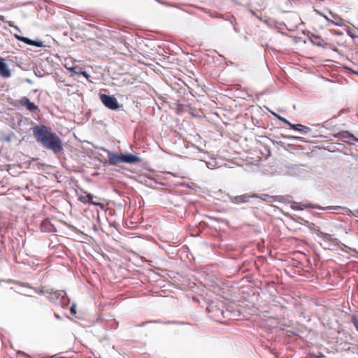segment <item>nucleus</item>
<instances>
[{"instance_id": "f257e3e1", "label": "nucleus", "mask_w": 358, "mask_h": 358, "mask_svg": "<svg viewBox=\"0 0 358 358\" xmlns=\"http://www.w3.org/2000/svg\"><path fill=\"white\" fill-rule=\"evenodd\" d=\"M33 135L36 141L43 148L52 151L55 154L63 151V145L59 136L52 129L45 125H38L33 128Z\"/></svg>"}, {"instance_id": "f03ea898", "label": "nucleus", "mask_w": 358, "mask_h": 358, "mask_svg": "<svg viewBox=\"0 0 358 358\" xmlns=\"http://www.w3.org/2000/svg\"><path fill=\"white\" fill-rule=\"evenodd\" d=\"M108 158L109 164L113 166H117L120 163L136 164L141 161L140 157L130 153L118 155L108 152Z\"/></svg>"}, {"instance_id": "7ed1b4c3", "label": "nucleus", "mask_w": 358, "mask_h": 358, "mask_svg": "<svg viewBox=\"0 0 358 358\" xmlns=\"http://www.w3.org/2000/svg\"><path fill=\"white\" fill-rule=\"evenodd\" d=\"M100 99L104 106L111 110H117L119 108V103L116 98L107 94H102Z\"/></svg>"}, {"instance_id": "20e7f679", "label": "nucleus", "mask_w": 358, "mask_h": 358, "mask_svg": "<svg viewBox=\"0 0 358 358\" xmlns=\"http://www.w3.org/2000/svg\"><path fill=\"white\" fill-rule=\"evenodd\" d=\"M78 200L83 203H90L94 206H99L101 209L105 208V204L103 202L94 201V195L88 193L86 196H80Z\"/></svg>"}, {"instance_id": "39448f33", "label": "nucleus", "mask_w": 358, "mask_h": 358, "mask_svg": "<svg viewBox=\"0 0 358 358\" xmlns=\"http://www.w3.org/2000/svg\"><path fill=\"white\" fill-rule=\"evenodd\" d=\"M45 293L48 294V297L51 301H55L59 298H64L66 294L64 291L62 290H54L52 289H49L45 291Z\"/></svg>"}, {"instance_id": "423d86ee", "label": "nucleus", "mask_w": 358, "mask_h": 358, "mask_svg": "<svg viewBox=\"0 0 358 358\" xmlns=\"http://www.w3.org/2000/svg\"><path fill=\"white\" fill-rule=\"evenodd\" d=\"M308 37L310 42L315 45L323 48H327L328 45L327 43L320 36L311 34Z\"/></svg>"}, {"instance_id": "0eeeda50", "label": "nucleus", "mask_w": 358, "mask_h": 358, "mask_svg": "<svg viewBox=\"0 0 358 358\" xmlns=\"http://www.w3.org/2000/svg\"><path fill=\"white\" fill-rule=\"evenodd\" d=\"M21 106L25 107L30 111L38 110V106L33 102H31L27 96H22L18 101Z\"/></svg>"}, {"instance_id": "6e6552de", "label": "nucleus", "mask_w": 358, "mask_h": 358, "mask_svg": "<svg viewBox=\"0 0 358 358\" xmlns=\"http://www.w3.org/2000/svg\"><path fill=\"white\" fill-rule=\"evenodd\" d=\"M14 36L15 38H17L18 41L24 42L26 44L36 46L38 48H41L43 45V43L41 41H33L31 39H29L27 37H24L22 36H20L18 34H14Z\"/></svg>"}, {"instance_id": "1a4fd4ad", "label": "nucleus", "mask_w": 358, "mask_h": 358, "mask_svg": "<svg viewBox=\"0 0 358 358\" xmlns=\"http://www.w3.org/2000/svg\"><path fill=\"white\" fill-rule=\"evenodd\" d=\"M256 196H257V194H255V193L251 194H245L243 195L235 196L232 199V201H233V203H236V204L246 203V202H248L250 198H254Z\"/></svg>"}, {"instance_id": "9d476101", "label": "nucleus", "mask_w": 358, "mask_h": 358, "mask_svg": "<svg viewBox=\"0 0 358 358\" xmlns=\"http://www.w3.org/2000/svg\"><path fill=\"white\" fill-rule=\"evenodd\" d=\"M0 76L3 78H9L11 76V72L8 65L5 63L4 59L0 57Z\"/></svg>"}, {"instance_id": "9b49d317", "label": "nucleus", "mask_w": 358, "mask_h": 358, "mask_svg": "<svg viewBox=\"0 0 358 358\" xmlns=\"http://www.w3.org/2000/svg\"><path fill=\"white\" fill-rule=\"evenodd\" d=\"M41 229L43 232H52L54 231V226L49 220L46 219L41 222Z\"/></svg>"}, {"instance_id": "f8f14e48", "label": "nucleus", "mask_w": 358, "mask_h": 358, "mask_svg": "<svg viewBox=\"0 0 358 358\" xmlns=\"http://www.w3.org/2000/svg\"><path fill=\"white\" fill-rule=\"evenodd\" d=\"M255 198H258V199H260L261 200H262L263 201H265L266 203H271L273 201H277V197L275 196H270L267 194H263L262 195H259L257 194V196H256Z\"/></svg>"}, {"instance_id": "ddd939ff", "label": "nucleus", "mask_w": 358, "mask_h": 358, "mask_svg": "<svg viewBox=\"0 0 358 358\" xmlns=\"http://www.w3.org/2000/svg\"><path fill=\"white\" fill-rule=\"evenodd\" d=\"M289 126L294 129V130H296V131H302L303 129H306V131H309L310 130V128H308V127H306V126H303L302 124H293L290 122V124H289Z\"/></svg>"}, {"instance_id": "4468645a", "label": "nucleus", "mask_w": 358, "mask_h": 358, "mask_svg": "<svg viewBox=\"0 0 358 358\" xmlns=\"http://www.w3.org/2000/svg\"><path fill=\"white\" fill-rule=\"evenodd\" d=\"M65 66L71 72H73V73H76V74H80V71H77L78 66H70V67H68L66 65H65Z\"/></svg>"}, {"instance_id": "2eb2a0df", "label": "nucleus", "mask_w": 358, "mask_h": 358, "mask_svg": "<svg viewBox=\"0 0 358 358\" xmlns=\"http://www.w3.org/2000/svg\"><path fill=\"white\" fill-rule=\"evenodd\" d=\"M346 33L350 37H351L353 39L357 37L356 35L354 34V31L350 27H348L346 29Z\"/></svg>"}, {"instance_id": "dca6fc26", "label": "nucleus", "mask_w": 358, "mask_h": 358, "mask_svg": "<svg viewBox=\"0 0 358 358\" xmlns=\"http://www.w3.org/2000/svg\"><path fill=\"white\" fill-rule=\"evenodd\" d=\"M352 322L355 327L356 329L358 331V318L356 317H352Z\"/></svg>"}, {"instance_id": "f3484780", "label": "nucleus", "mask_w": 358, "mask_h": 358, "mask_svg": "<svg viewBox=\"0 0 358 358\" xmlns=\"http://www.w3.org/2000/svg\"><path fill=\"white\" fill-rule=\"evenodd\" d=\"M71 313L75 315L76 313V308L75 305H73L70 308Z\"/></svg>"}, {"instance_id": "a211bd4d", "label": "nucleus", "mask_w": 358, "mask_h": 358, "mask_svg": "<svg viewBox=\"0 0 358 358\" xmlns=\"http://www.w3.org/2000/svg\"><path fill=\"white\" fill-rule=\"evenodd\" d=\"M80 74L83 75L87 79H89L90 76L88 75V73L85 71H80Z\"/></svg>"}, {"instance_id": "6ab92c4d", "label": "nucleus", "mask_w": 358, "mask_h": 358, "mask_svg": "<svg viewBox=\"0 0 358 358\" xmlns=\"http://www.w3.org/2000/svg\"><path fill=\"white\" fill-rule=\"evenodd\" d=\"M281 121L284 122L285 124H287V125L290 124V122L287 120L284 117H280L279 118Z\"/></svg>"}, {"instance_id": "aec40b11", "label": "nucleus", "mask_w": 358, "mask_h": 358, "mask_svg": "<svg viewBox=\"0 0 358 358\" xmlns=\"http://www.w3.org/2000/svg\"><path fill=\"white\" fill-rule=\"evenodd\" d=\"M100 200H101L100 198L94 196V201H99V202H101Z\"/></svg>"}, {"instance_id": "412c9836", "label": "nucleus", "mask_w": 358, "mask_h": 358, "mask_svg": "<svg viewBox=\"0 0 358 358\" xmlns=\"http://www.w3.org/2000/svg\"><path fill=\"white\" fill-rule=\"evenodd\" d=\"M55 316L57 319H60V317H59L57 314L55 313Z\"/></svg>"}, {"instance_id": "4be33fe9", "label": "nucleus", "mask_w": 358, "mask_h": 358, "mask_svg": "<svg viewBox=\"0 0 358 358\" xmlns=\"http://www.w3.org/2000/svg\"><path fill=\"white\" fill-rule=\"evenodd\" d=\"M357 215H358V210H357Z\"/></svg>"}, {"instance_id": "5701e85b", "label": "nucleus", "mask_w": 358, "mask_h": 358, "mask_svg": "<svg viewBox=\"0 0 358 358\" xmlns=\"http://www.w3.org/2000/svg\"><path fill=\"white\" fill-rule=\"evenodd\" d=\"M357 29H358V28H357Z\"/></svg>"}]
</instances>
